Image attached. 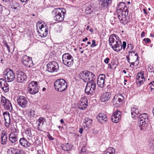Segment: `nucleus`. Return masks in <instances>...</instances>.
<instances>
[{
	"mask_svg": "<svg viewBox=\"0 0 154 154\" xmlns=\"http://www.w3.org/2000/svg\"><path fill=\"white\" fill-rule=\"evenodd\" d=\"M116 12L120 22L126 24L130 22L131 18L128 16V11L124 2H120L118 5Z\"/></svg>",
	"mask_w": 154,
	"mask_h": 154,
	"instance_id": "f257e3e1",
	"label": "nucleus"
},
{
	"mask_svg": "<svg viewBox=\"0 0 154 154\" xmlns=\"http://www.w3.org/2000/svg\"><path fill=\"white\" fill-rule=\"evenodd\" d=\"M109 44L113 50L116 52H119L121 50V41L119 40L118 36L115 34L110 35L109 38Z\"/></svg>",
	"mask_w": 154,
	"mask_h": 154,
	"instance_id": "f03ea898",
	"label": "nucleus"
},
{
	"mask_svg": "<svg viewBox=\"0 0 154 154\" xmlns=\"http://www.w3.org/2000/svg\"><path fill=\"white\" fill-rule=\"evenodd\" d=\"M65 11V9H63V10H61L60 8L54 9L52 12V14L54 20L59 22L62 21L63 20L64 16L66 14L64 11Z\"/></svg>",
	"mask_w": 154,
	"mask_h": 154,
	"instance_id": "7ed1b4c3",
	"label": "nucleus"
},
{
	"mask_svg": "<svg viewBox=\"0 0 154 154\" xmlns=\"http://www.w3.org/2000/svg\"><path fill=\"white\" fill-rule=\"evenodd\" d=\"M67 84L66 81L63 79H60L56 81L54 83L55 89L59 92L65 91L67 88Z\"/></svg>",
	"mask_w": 154,
	"mask_h": 154,
	"instance_id": "20e7f679",
	"label": "nucleus"
},
{
	"mask_svg": "<svg viewBox=\"0 0 154 154\" xmlns=\"http://www.w3.org/2000/svg\"><path fill=\"white\" fill-rule=\"evenodd\" d=\"M79 78L84 82H88L95 79V75L92 72L88 71L82 72L79 75Z\"/></svg>",
	"mask_w": 154,
	"mask_h": 154,
	"instance_id": "39448f33",
	"label": "nucleus"
},
{
	"mask_svg": "<svg viewBox=\"0 0 154 154\" xmlns=\"http://www.w3.org/2000/svg\"><path fill=\"white\" fill-rule=\"evenodd\" d=\"M96 84L94 80L87 82L85 92L88 95H91L95 92Z\"/></svg>",
	"mask_w": 154,
	"mask_h": 154,
	"instance_id": "423d86ee",
	"label": "nucleus"
},
{
	"mask_svg": "<svg viewBox=\"0 0 154 154\" xmlns=\"http://www.w3.org/2000/svg\"><path fill=\"white\" fill-rule=\"evenodd\" d=\"M62 59L63 63L68 67H71L74 62L73 57L69 53L63 54Z\"/></svg>",
	"mask_w": 154,
	"mask_h": 154,
	"instance_id": "0eeeda50",
	"label": "nucleus"
},
{
	"mask_svg": "<svg viewBox=\"0 0 154 154\" xmlns=\"http://www.w3.org/2000/svg\"><path fill=\"white\" fill-rule=\"evenodd\" d=\"M125 98L122 94L115 95L113 99V103L115 107H119L123 103Z\"/></svg>",
	"mask_w": 154,
	"mask_h": 154,
	"instance_id": "6e6552de",
	"label": "nucleus"
},
{
	"mask_svg": "<svg viewBox=\"0 0 154 154\" xmlns=\"http://www.w3.org/2000/svg\"><path fill=\"white\" fill-rule=\"evenodd\" d=\"M3 75L5 80L9 82L13 81L15 78L14 72L10 69H6L4 72Z\"/></svg>",
	"mask_w": 154,
	"mask_h": 154,
	"instance_id": "1a4fd4ad",
	"label": "nucleus"
},
{
	"mask_svg": "<svg viewBox=\"0 0 154 154\" xmlns=\"http://www.w3.org/2000/svg\"><path fill=\"white\" fill-rule=\"evenodd\" d=\"M27 89L30 94H34L38 91V82L33 81L30 82L28 85Z\"/></svg>",
	"mask_w": 154,
	"mask_h": 154,
	"instance_id": "9d476101",
	"label": "nucleus"
},
{
	"mask_svg": "<svg viewBox=\"0 0 154 154\" xmlns=\"http://www.w3.org/2000/svg\"><path fill=\"white\" fill-rule=\"evenodd\" d=\"M46 66L47 70L51 72H57L59 69L58 63L55 61L49 62Z\"/></svg>",
	"mask_w": 154,
	"mask_h": 154,
	"instance_id": "9b49d317",
	"label": "nucleus"
},
{
	"mask_svg": "<svg viewBox=\"0 0 154 154\" xmlns=\"http://www.w3.org/2000/svg\"><path fill=\"white\" fill-rule=\"evenodd\" d=\"M15 78L17 82L23 83L26 80L27 76L24 72L18 71L16 72Z\"/></svg>",
	"mask_w": 154,
	"mask_h": 154,
	"instance_id": "f8f14e48",
	"label": "nucleus"
},
{
	"mask_svg": "<svg viewBox=\"0 0 154 154\" xmlns=\"http://www.w3.org/2000/svg\"><path fill=\"white\" fill-rule=\"evenodd\" d=\"M1 102L2 105L4 106L6 110L10 111L12 110V107L11 103L3 96H2L1 97Z\"/></svg>",
	"mask_w": 154,
	"mask_h": 154,
	"instance_id": "ddd939ff",
	"label": "nucleus"
},
{
	"mask_svg": "<svg viewBox=\"0 0 154 154\" xmlns=\"http://www.w3.org/2000/svg\"><path fill=\"white\" fill-rule=\"evenodd\" d=\"M17 100L18 104L20 106L23 108L26 106L28 100L26 97L23 96H18Z\"/></svg>",
	"mask_w": 154,
	"mask_h": 154,
	"instance_id": "4468645a",
	"label": "nucleus"
},
{
	"mask_svg": "<svg viewBox=\"0 0 154 154\" xmlns=\"http://www.w3.org/2000/svg\"><path fill=\"white\" fill-rule=\"evenodd\" d=\"M112 0H98L99 6L101 9H107L111 4Z\"/></svg>",
	"mask_w": 154,
	"mask_h": 154,
	"instance_id": "2eb2a0df",
	"label": "nucleus"
},
{
	"mask_svg": "<svg viewBox=\"0 0 154 154\" xmlns=\"http://www.w3.org/2000/svg\"><path fill=\"white\" fill-rule=\"evenodd\" d=\"M21 61L24 65L26 67H29L33 66V64L32 58L26 55L22 57Z\"/></svg>",
	"mask_w": 154,
	"mask_h": 154,
	"instance_id": "dca6fc26",
	"label": "nucleus"
},
{
	"mask_svg": "<svg viewBox=\"0 0 154 154\" xmlns=\"http://www.w3.org/2000/svg\"><path fill=\"white\" fill-rule=\"evenodd\" d=\"M121 112L118 110H116L113 113V115L111 116V120L114 123L118 122L121 119Z\"/></svg>",
	"mask_w": 154,
	"mask_h": 154,
	"instance_id": "f3484780",
	"label": "nucleus"
},
{
	"mask_svg": "<svg viewBox=\"0 0 154 154\" xmlns=\"http://www.w3.org/2000/svg\"><path fill=\"white\" fill-rule=\"evenodd\" d=\"M106 78V76L104 74L99 75L97 79V83L98 87L101 88L104 87L105 85V79Z\"/></svg>",
	"mask_w": 154,
	"mask_h": 154,
	"instance_id": "a211bd4d",
	"label": "nucleus"
},
{
	"mask_svg": "<svg viewBox=\"0 0 154 154\" xmlns=\"http://www.w3.org/2000/svg\"><path fill=\"white\" fill-rule=\"evenodd\" d=\"M146 122H140L139 126L141 130L148 131L150 129V125H148Z\"/></svg>",
	"mask_w": 154,
	"mask_h": 154,
	"instance_id": "6ab92c4d",
	"label": "nucleus"
},
{
	"mask_svg": "<svg viewBox=\"0 0 154 154\" xmlns=\"http://www.w3.org/2000/svg\"><path fill=\"white\" fill-rule=\"evenodd\" d=\"M19 134H14L13 133H10L9 135V141L12 143L16 144L18 143Z\"/></svg>",
	"mask_w": 154,
	"mask_h": 154,
	"instance_id": "aec40b11",
	"label": "nucleus"
},
{
	"mask_svg": "<svg viewBox=\"0 0 154 154\" xmlns=\"http://www.w3.org/2000/svg\"><path fill=\"white\" fill-rule=\"evenodd\" d=\"M3 114L4 116V119L5 121V126L6 127H8L11 122L9 114L8 112H5L3 113Z\"/></svg>",
	"mask_w": 154,
	"mask_h": 154,
	"instance_id": "412c9836",
	"label": "nucleus"
},
{
	"mask_svg": "<svg viewBox=\"0 0 154 154\" xmlns=\"http://www.w3.org/2000/svg\"><path fill=\"white\" fill-rule=\"evenodd\" d=\"M19 142L21 146L26 148L29 147L31 145V143L24 137L20 138Z\"/></svg>",
	"mask_w": 154,
	"mask_h": 154,
	"instance_id": "4be33fe9",
	"label": "nucleus"
},
{
	"mask_svg": "<svg viewBox=\"0 0 154 154\" xmlns=\"http://www.w3.org/2000/svg\"><path fill=\"white\" fill-rule=\"evenodd\" d=\"M0 85L1 88L5 92H7L8 91V85L3 79H0Z\"/></svg>",
	"mask_w": 154,
	"mask_h": 154,
	"instance_id": "5701e85b",
	"label": "nucleus"
},
{
	"mask_svg": "<svg viewBox=\"0 0 154 154\" xmlns=\"http://www.w3.org/2000/svg\"><path fill=\"white\" fill-rule=\"evenodd\" d=\"M111 97L110 92H107L103 93L100 97V100L101 102H105L109 100Z\"/></svg>",
	"mask_w": 154,
	"mask_h": 154,
	"instance_id": "b1692460",
	"label": "nucleus"
},
{
	"mask_svg": "<svg viewBox=\"0 0 154 154\" xmlns=\"http://www.w3.org/2000/svg\"><path fill=\"white\" fill-rule=\"evenodd\" d=\"M131 112L132 117L134 118L135 119L136 117L138 116V115L139 114V112L137 107L136 106L131 107Z\"/></svg>",
	"mask_w": 154,
	"mask_h": 154,
	"instance_id": "393cba45",
	"label": "nucleus"
},
{
	"mask_svg": "<svg viewBox=\"0 0 154 154\" xmlns=\"http://www.w3.org/2000/svg\"><path fill=\"white\" fill-rule=\"evenodd\" d=\"M39 36L42 38L46 36L48 33V28H42L38 30Z\"/></svg>",
	"mask_w": 154,
	"mask_h": 154,
	"instance_id": "a878e982",
	"label": "nucleus"
},
{
	"mask_svg": "<svg viewBox=\"0 0 154 154\" xmlns=\"http://www.w3.org/2000/svg\"><path fill=\"white\" fill-rule=\"evenodd\" d=\"M145 80V78L143 74L141 73H138L137 76L136 82L137 84L138 83H140V85L143 83V82Z\"/></svg>",
	"mask_w": 154,
	"mask_h": 154,
	"instance_id": "bb28decb",
	"label": "nucleus"
},
{
	"mask_svg": "<svg viewBox=\"0 0 154 154\" xmlns=\"http://www.w3.org/2000/svg\"><path fill=\"white\" fill-rule=\"evenodd\" d=\"M61 147L63 150L66 151H70L72 147V145L71 144H69L68 143L62 144Z\"/></svg>",
	"mask_w": 154,
	"mask_h": 154,
	"instance_id": "cd10ccee",
	"label": "nucleus"
},
{
	"mask_svg": "<svg viewBox=\"0 0 154 154\" xmlns=\"http://www.w3.org/2000/svg\"><path fill=\"white\" fill-rule=\"evenodd\" d=\"M45 120V119L43 117H40L36 122L37 125V128L38 130L40 131L42 128Z\"/></svg>",
	"mask_w": 154,
	"mask_h": 154,
	"instance_id": "c85d7f7f",
	"label": "nucleus"
},
{
	"mask_svg": "<svg viewBox=\"0 0 154 154\" xmlns=\"http://www.w3.org/2000/svg\"><path fill=\"white\" fill-rule=\"evenodd\" d=\"M97 120L100 122H101L102 121L106 122L107 120L106 115L102 113H99L97 115Z\"/></svg>",
	"mask_w": 154,
	"mask_h": 154,
	"instance_id": "c756f323",
	"label": "nucleus"
},
{
	"mask_svg": "<svg viewBox=\"0 0 154 154\" xmlns=\"http://www.w3.org/2000/svg\"><path fill=\"white\" fill-rule=\"evenodd\" d=\"M139 118L140 119V122L148 121V115L146 113H143L140 114L139 116Z\"/></svg>",
	"mask_w": 154,
	"mask_h": 154,
	"instance_id": "7c9ffc66",
	"label": "nucleus"
},
{
	"mask_svg": "<svg viewBox=\"0 0 154 154\" xmlns=\"http://www.w3.org/2000/svg\"><path fill=\"white\" fill-rule=\"evenodd\" d=\"M9 154H20V150L15 148H11L8 150Z\"/></svg>",
	"mask_w": 154,
	"mask_h": 154,
	"instance_id": "2f4dec72",
	"label": "nucleus"
},
{
	"mask_svg": "<svg viewBox=\"0 0 154 154\" xmlns=\"http://www.w3.org/2000/svg\"><path fill=\"white\" fill-rule=\"evenodd\" d=\"M92 120L87 117H86L84 120V122L85 124L86 127H89L91 125Z\"/></svg>",
	"mask_w": 154,
	"mask_h": 154,
	"instance_id": "473e14b6",
	"label": "nucleus"
},
{
	"mask_svg": "<svg viewBox=\"0 0 154 154\" xmlns=\"http://www.w3.org/2000/svg\"><path fill=\"white\" fill-rule=\"evenodd\" d=\"M1 143L2 144H6L7 140V134L6 133H2L1 136Z\"/></svg>",
	"mask_w": 154,
	"mask_h": 154,
	"instance_id": "72a5a7b5",
	"label": "nucleus"
},
{
	"mask_svg": "<svg viewBox=\"0 0 154 154\" xmlns=\"http://www.w3.org/2000/svg\"><path fill=\"white\" fill-rule=\"evenodd\" d=\"M88 105V103L79 102L78 107L79 109L83 110L87 108Z\"/></svg>",
	"mask_w": 154,
	"mask_h": 154,
	"instance_id": "f704fd0d",
	"label": "nucleus"
},
{
	"mask_svg": "<svg viewBox=\"0 0 154 154\" xmlns=\"http://www.w3.org/2000/svg\"><path fill=\"white\" fill-rule=\"evenodd\" d=\"M115 149L112 147H109L105 151L103 154H114Z\"/></svg>",
	"mask_w": 154,
	"mask_h": 154,
	"instance_id": "c9c22d12",
	"label": "nucleus"
},
{
	"mask_svg": "<svg viewBox=\"0 0 154 154\" xmlns=\"http://www.w3.org/2000/svg\"><path fill=\"white\" fill-rule=\"evenodd\" d=\"M27 114L28 116L31 119L34 118L35 115V112L34 110L30 109L29 110Z\"/></svg>",
	"mask_w": 154,
	"mask_h": 154,
	"instance_id": "e433bc0d",
	"label": "nucleus"
},
{
	"mask_svg": "<svg viewBox=\"0 0 154 154\" xmlns=\"http://www.w3.org/2000/svg\"><path fill=\"white\" fill-rule=\"evenodd\" d=\"M93 8L92 7L91 5H88L86 8L85 10V12L87 14H91L93 11Z\"/></svg>",
	"mask_w": 154,
	"mask_h": 154,
	"instance_id": "4c0bfd02",
	"label": "nucleus"
},
{
	"mask_svg": "<svg viewBox=\"0 0 154 154\" xmlns=\"http://www.w3.org/2000/svg\"><path fill=\"white\" fill-rule=\"evenodd\" d=\"M11 132L10 133H13L14 134H18L19 132V130L17 128V127H12L11 129Z\"/></svg>",
	"mask_w": 154,
	"mask_h": 154,
	"instance_id": "58836bf2",
	"label": "nucleus"
},
{
	"mask_svg": "<svg viewBox=\"0 0 154 154\" xmlns=\"http://www.w3.org/2000/svg\"><path fill=\"white\" fill-rule=\"evenodd\" d=\"M25 133L29 137H32V135L31 132V129L29 128H26L25 130Z\"/></svg>",
	"mask_w": 154,
	"mask_h": 154,
	"instance_id": "ea45409f",
	"label": "nucleus"
},
{
	"mask_svg": "<svg viewBox=\"0 0 154 154\" xmlns=\"http://www.w3.org/2000/svg\"><path fill=\"white\" fill-rule=\"evenodd\" d=\"M149 145L151 149L154 148V139H151L149 141Z\"/></svg>",
	"mask_w": 154,
	"mask_h": 154,
	"instance_id": "a19ab883",
	"label": "nucleus"
},
{
	"mask_svg": "<svg viewBox=\"0 0 154 154\" xmlns=\"http://www.w3.org/2000/svg\"><path fill=\"white\" fill-rule=\"evenodd\" d=\"M41 23H40L39 21H38V22L37 24V28H38V27H39V29L42 28H47L46 24H42L41 25Z\"/></svg>",
	"mask_w": 154,
	"mask_h": 154,
	"instance_id": "79ce46f5",
	"label": "nucleus"
},
{
	"mask_svg": "<svg viewBox=\"0 0 154 154\" xmlns=\"http://www.w3.org/2000/svg\"><path fill=\"white\" fill-rule=\"evenodd\" d=\"M80 102L81 103H88V101L87 98L85 96H83L82 97L79 102Z\"/></svg>",
	"mask_w": 154,
	"mask_h": 154,
	"instance_id": "37998d69",
	"label": "nucleus"
},
{
	"mask_svg": "<svg viewBox=\"0 0 154 154\" xmlns=\"http://www.w3.org/2000/svg\"><path fill=\"white\" fill-rule=\"evenodd\" d=\"M126 45V42H123L122 45V42H121V45H120V47H121V49H122V48L124 50L125 48Z\"/></svg>",
	"mask_w": 154,
	"mask_h": 154,
	"instance_id": "c03bdc74",
	"label": "nucleus"
},
{
	"mask_svg": "<svg viewBox=\"0 0 154 154\" xmlns=\"http://www.w3.org/2000/svg\"><path fill=\"white\" fill-rule=\"evenodd\" d=\"M148 71L150 72H153L154 73V67L151 66H149L148 69Z\"/></svg>",
	"mask_w": 154,
	"mask_h": 154,
	"instance_id": "a18cd8bd",
	"label": "nucleus"
},
{
	"mask_svg": "<svg viewBox=\"0 0 154 154\" xmlns=\"http://www.w3.org/2000/svg\"><path fill=\"white\" fill-rule=\"evenodd\" d=\"M149 85H152L151 86H150L151 88V91H152V90L154 89V81H152L149 84Z\"/></svg>",
	"mask_w": 154,
	"mask_h": 154,
	"instance_id": "49530a36",
	"label": "nucleus"
},
{
	"mask_svg": "<svg viewBox=\"0 0 154 154\" xmlns=\"http://www.w3.org/2000/svg\"><path fill=\"white\" fill-rule=\"evenodd\" d=\"M143 41H144L145 42V43L146 44H147L148 43H149L151 42V40L149 38H146L143 39Z\"/></svg>",
	"mask_w": 154,
	"mask_h": 154,
	"instance_id": "de8ad7c7",
	"label": "nucleus"
},
{
	"mask_svg": "<svg viewBox=\"0 0 154 154\" xmlns=\"http://www.w3.org/2000/svg\"><path fill=\"white\" fill-rule=\"evenodd\" d=\"M92 44L91 45V47L92 48L97 46V45L95 44V41L94 40H93L92 41Z\"/></svg>",
	"mask_w": 154,
	"mask_h": 154,
	"instance_id": "09e8293b",
	"label": "nucleus"
},
{
	"mask_svg": "<svg viewBox=\"0 0 154 154\" xmlns=\"http://www.w3.org/2000/svg\"><path fill=\"white\" fill-rule=\"evenodd\" d=\"M80 153H84V152H86V149H85V146H83L81 150V151L80 152Z\"/></svg>",
	"mask_w": 154,
	"mask_h": 154,
	"instance_id": "8fccbe9b",
	"label": "nucleus"
},
{
	"mask_svg": "<svg viewBox=\"0 0 154 154\" xmlns=\"http://www.w3.org/2000/svg\"><path fill=\"white\" fill-rule=\"evenodd\" d=\"M127 48L130 50H132L134 48L133 46L131 44H128L127 45Z\"/></svg>",
	"mask_w": 154,
	"mask_h": 154,
	"instance_id": "3c124183",
	"label": "nucleus"
},
{
	"mask_svg": "<svg viewBox=\"0 0 154 154\" xmlns=\"http://www.w3.org/2000/svg\"><path fill=\"white\" fill-rule=\"evenodd\" d=\"M5 45L7 48V49L8 50L9 53L10 52V48L9 46L8 45V44L7 43H6L5 44Z\"/></svg>",
	"mask_w": 154,
	"mask_h": 154,
	"instance_id": "603ef678",
	"label": "nucleus"
},
{
	"mask_svg": "<svg viewBox=\"0 0 154 154\" xmlns=\"http://www.w3.org/2000/svg\"><path fill=\"white\" fill-rule=\"evenodd\" d=\"M109 59L108 57H106L104 60V62L106 63L107 64L109 63Z\"/></svg>",
	"mask_w": 154,
	"mask_h": 154,
	"instance_id": "864d4df0",
	"label": "nucleus"
},
{
	"mask_svg": "<svg viewBox=\"0 0 154 154\" xmlns=\"http://www.w3.org/2000/svg\"><path fill=\"white\" fill-rule=\"evenodd\" d=\"M48 137L51 140H54V138L53 137L50 135V134H48Z\"/></svg>",
	"mask_w": 154,
	"mask_h": 154,
	"instance_id": "5fc2aeb1",
	"label": "nucleus"
},
{
	"mask_svg": "<svg viewBox=\"0 0 154 154\" xmlns=\"http://www.w3.org/2000/svg\"><path fill=\"white\" fill-rule=\"evenodd\" d=\"M145 33L144 32H143L141 34L140 36L141 37L143 38L145 36Z\"/></svg>",
	"mask_w": 154,
	"mask_h": 154,
	"instance_id": "6e6d98bb",
	"label": "nucleus"
},
{
	"mask_svg": "<svg viewBox=\"0 0 154 154\" xmlns=\"http://www.w3.org/2000/svg\"><path fill=\"white\" fill-rule=\"evenodd\" d=\"M137 60H136L134 62V63H135V66H137L139 64L138 62L137 61Z\"/></svg>",
	"mask_w": 154,
	"mask_h": 154,
	"instance_id": "4d7b16f0",
	"label": "nucleus"
},
{
	"mask_svg": "<svg viewBox=\"0 0 154 154\" xmlns=\"http://www.w3.org/2000/svg\"><path fill=\"white\" fill-rule=\"evenodd\" d=\"M83 129L82 128H81L79 129V132L80 134H82L83 132Z\"/></svg>",
	"mask_w": 154,
	"mask_h": 154,
	"instance_id": "13d9d810",
	"label": "nucleus"
},
{
	"mask_svg": "<svg viewBox=\"0 0 154 154\" xmlns=\"http://www.w3.org/2000/svg\"><path fill=\"white\" fill-rule=\"evenodd\" d=\"M2 6L0 5V14H2Z\"/></svg>",
	"mask_w": 154,
	"mask_h": 154,
	"instance_id": "bf43d9fd",
	"label": "nucleus"
},
{
	"mask_svg": "<svg viewBox=\"0 0 154 154\" xmlns=\"http://www.w3.org/2000/svg\"><path fill=\"white\" fill-rule=\"evenodd\" d=\"M130 64V66H131V65H133V66H135V63H134V62H132V63H129Z\"/></svg>",
	"mask_w": 154,
	"mask_h": 154,
	"instance_id": "052dcab7",
	"label": "nucleus"
},
{
	"mask_svg": "<svg viewBox=\"0 0 154 154\" xmlns=\"http://www.w3.org/2000/svg\"><path fill=\"white\" fill-rule=\"evenodd\" d=\"M42 153H43V152L41 150L38 151V154H42Z\"/></svg>",
	"mask_w": 154,
	"mask_h": 154,
	"instance_id": "680f3d73",
	"label": "nucleus"
},
{
	"mask_svg": "<svg viewBox=\"0 0 154 154\" xmlns=\"http://www.w3.org/2000/svg\"><path fill=\"white\" fill-rule=\"evenodd\" d=\"M133 53V54H134L135 53V52L134 51H130L129 52H128V55L129 56H130V54H132Z\"/></svg>",
	"mask_w": 154,
	"mask_h": 154,
	"instance_id": "e2e57ef3",
	"label": "nucleus"
},
{
	"mask_svg": "<svg viewBox=\"0 0 154 154\" xmlns=\"http://www.w3.org/2000/svg\"><path fill=\"white\" fill-rule=\"evenodd\" d=\"M88 40V38L87 37H85V38L83 39H82V41L83 42H85V41H87Z\"/></svg>",
	"mask_w": 154,
	"mask_h": 154,
	"instance_id": "0e129e2a",
	"label": "nucleus"
},
{
	"mask_svg": "<svg viewBox=\"0 0 154 154\" xmlns=\"http://www.w3.org/2000/svg\"><path fill=\"white\" fill-rule=\"evenodd\" d=\"M126 59L127 60L128 62L129 63H130V59L129 57L128 56H127L126 57Z\"/></svg>",
	"mask_w": 154,
	"mask_h": 154,
	"instance_id": "69168bd1",
	"label": "nucleus"
},
{
	"mask_svg": "<svg viewBox=\"0 0 154 154\" xmlns=\"http://www.w3.org/2000/svg\"><path fill=\"white\" fill-rule=\"evenodd\" d=\"M143 11L144 12V13H145V14H147V13L146 12V10L145 9H144L143 10Z\"/></svg>",
	"mask_w": 154,
	"mask_h": 154,
	"instance_id": "338daca9",
	"label": "nucleus"
},
{
	"mask_svg": "<svg viewBox=\"0 0 154 154\" xmlns=\"http://www.w3.org/2000/svg\"><path fill=\"white\" fill-rule=\"evenodd\" d=\"M20 1L22 2V3H24V2H27L28 0H20Z\"/></svg>",
	"mask_w": 154,
	"mask_h": 154,
	"instance_id": "774afa93",
	"label": "nucleus"
}]
</instances>
